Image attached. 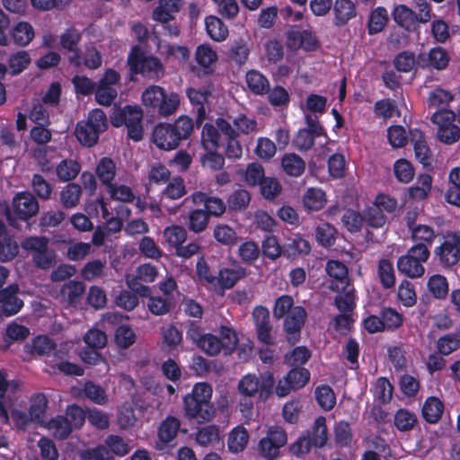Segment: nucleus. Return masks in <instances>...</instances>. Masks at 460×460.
<instances>
[{
  "mask_svg": "<svg viewBox=\"0 0 460 460\" xmlns=\"http://www.w3.org/2000/svg\"><path fill=\"white\" fill-rule=\"evenodd\" d=\"M281 166L288 175L298 177L305 172V163L298 155L288 153L282 156Z\"/></svg>",
  "mask_w": 460,
  "mask_h": 460,
  "instance_id": "37",
  "label": "nucleus"
},
{
  "mask_svg": "<svg viewBox=\"0 0 460 460\" xmlns=\"http://www.w3.org/2000/svg\"><path fill=\"white\" fill-rule=\"evenodd\" d=\"M245 82L249 90L255 95H264L269 92L270 81L260 71L252 69L245 75Z\"/></svg>",
  "mask_w": 460,
  "mask_h": 460,
  "instance_id": "33",
  "label": "nucleus"
},
{
  "mask_svg": "<svg viewBox=\"0 0 460 460\" xmlns=\"http://www.w3.org/2000/svg\"><path fill=\"white\" fill-rule=\"evenodd\" d=\"M49 245L47 236H27L21 242V247L32 257V254H39L46 246Z\"/></svg>",
  "mask_w": 460,
  "mask_h": 460,
  "instance_id": "58",
  "label": "nucleus"
},
{
  "mask_svg": "<svg viewBox=\"0 0 460 460\" xmlns=\"http://www.w3.org/2000/svg\"><path fill=\"white\" fill-rule=\"evenodd\" d=\"M186 94L190 103L197 107L196 123L199 127L206 119L205 103L208 102L210 92L190 87L186 90Z\"/></svg>",
  "mask_w": 460,
  "mask_h": 460,
  "instance_id": "31",
  "label": "nucleus"
},
{
  "mask_svg": "<svg viewBox=\"0 0 460 460\" xmlns=\"http://www.w3.org/2000/svg\"><path fill=\"white\" fill-rule=\"evenodd\" d=\"M411 140L413 143L416 158L424 167L429 166L432 152L427 145L423 133L419 129L411 130Z\"/></svg>",
  "mask_w": 460,
  "mask_h": 460,
  "instance_id": "29",
  "label": "nucleus"
},
{
  "mask_svg": "<svg viewBox=\"0 0 460 460\" xmlns=\"http://www.w3.org/2000/svg\"><path fill=\"white\" fill-rule=\"evenodd\" d=\"M145 408L134 402H125L117 411V424L122 430L138 429L143 423Z\"/></svg>",
  "mask_w": 460,
  "mask_h": 460,
  "instance_id": "13",
  "label": "nucleus"
},
{
  "mask_svg": "<svg viewBox=\"0 0 460 460\" xmlns=\"http://www.w3.org/2000/svg\"><path fill=\"white\" fill-rule=\"evenodd\" d=\"M220 336L221 338H218L211 333H206L197 347L208 356H217L222 349L225 350V354L232 353L238 343L234 331L227 326H222Z\"/></svg>",
  "mask_w": 460,
  "mask_h": 460,
  "instance_id": "9",
  "label": "nucleus"
},
{
  "mask_svg": "<svg viewBox=\"0 0 460 460\" xmlns=\"http://www.w3.org/2000/svg\"><path fill=\"white\" fill-rule=\"evenodd\" d=\"M192 201L195 204H203L204 210L208 217H219L226 209L224 200L218 197L209 196L205 192L197 191L191 195Z\"/></svg>",
  "mask_w": 460,
  "mask_h": 460,
  "instance_id": "25",
  "label": "nucleus"
},
{
  "mask_svg": "<svg viewBox=\"0 0 460 460\" xmlns=\"http://www.w3.org/2000/svg\"><path fill=\"white\" fill-rule=\"evenodd\" d=\"M39 202L33 194L29 191L19 192L14 195L12 201V209L6 210L8 224L19 228V221H28L39 212Z\"/></svg>",
  "mask_w": 460,
  "mask_h": 460,
  "instance_id": "8",
  "label": "nucleus"
},
{
  "mask_svg": "<svg viewBox=\"0 0 460 460\" xmlns=\"http://www.w3.org/2000/svg\"><path fill=\"white\" fill-rule=\"evenodd\" d=\"M336 24L341 26L356 15L355 5L350 0H337L334 4Z\"/></svg>",
  "mask_w": 460,
  "mask_h": 460,
  "instance_id": "47",
  "label": "nucleus"
},
{
  "mask_svg": "<svg viewBox=\"0 0 460 460\" xmlns=\"http://www.w3.org/2000/svg\"><path fill=\"white\" fill-rule=\"evenodd\" d=\"M48 404L49 400L44 394H36L32 395L31 398L28 414L31 422L36 423L40 428L51 431L53 430V427H51L50 425V419L47 420L45 416L48 409Z\"/></svg>",
  "mask_w": 460,
  "mask_h": 460,
  "instance_id": "19",
  "label": "nucleus"
},
{
  "mask_svg": "<svg viewBox=\"0 0 460 460\" xmlns=\"http://www.w3.org/2000/svg\"><path fill=\"white\" fill-rule=\"evenodd\" d=\"M311 356L310 350L305 346H299L293 349L285 355V363L291 367H302L307 362Z\"/></svg>",
  "mask_w": 460,
  "mask_h": 460,
  "instance_id": "55",
  "label": "nucleus"
},
{
  "mask_svg": "<svg viewBox=\"0 0 460 460\" xmlns=\"http://www.w3.org/2000/svg\"><path fill=\"white\" fill-rule=\"evenodd\" d=\"M444 411L443 402L437 397H429L422 407V416L429 423L439 420Z\"/></svg>",
  "mask_w": 460,
  "mask_h": 460,
  "instance_id": "41",
  "label": "nucleus"
},
{
  "mask_svg": "<svg viewBox=\"0 0 460 460\" xmlns=\"http://www.w3.org/2000/svg\"><path fill=\"white\" fill-rule=\"evenodd\" d=\"M33 192L42 200H49L53 192V187L41 174L34 173L31 179Z\"/></svg>",
  "mask_w": 460,
  "mask_h": 460,
  "instance_id": "56",
  "label": "nucleus"
},
{
  "mask_svg": "<svg viewBox=\"0 0 460 460\" xmlns=\"http://www.w3.org/2000/svg\"><path fill=\"white\" fill-rule=\"evenodd\" d=\"M84 292V284L82 281L75 279L68 280L60 289L61 295L66 298L69 305H75L80 302Z\"/></svg>",
  "mask_w": 460,
  "mask_h": 460,
  "instance_id": "38",
  "label": "nucleus"
},
{
  "mask_svg": "<svg viewBox=\"0 0 460 460\" xmlns=\"http://www.w3.org/2000/svg\"><path fill=\"white\" fill-rule=\"evenodd\" d=\"M77 95L89 96L94 93L96 83L85 75H75L71 80Z\"/></svg>",
  "mask_w": 460,
  "mask_h": 460,
  "instance_id": "64",
  "label": "nucleus"
},
{
  "mask_svg": "<svg viewBox=\"0 0 460 460\" xmlns=\"http://www.w3.org/2000/svg\"><path fill=\"white\" fill-rule=\"evenodd\" d=\"M286 45L291 50L303 49L306 51L314 50L316 37L307 30H288L286 33Z\"/></svg>",
  "mask_w": 460,
  "mask_h": 460,
  "instance_id": "21",
  "label": "nucleus"
},
{
  "mask_svg": "<svg viewBox=\"0 0 460 460\" xmlns=\"http://www.w3.org/2000/svg\"><path fill=\"white\" fill-rule=\"evenodd\" d=\"M212 386L208 383H197L191 392L183 397L185 416L198 423L209 421L215 414V408L210 402Z\"/></svg>",
  "mask_w": 460,
  "mask_h": 460,
  "instance_id": "2",
  "label": "nucleus"
},
{
  "mask_svg": "<svg viewBox=\"0 0 460 460\" xmlns=\"http://www.w3.org/2000/svg\"><path fill=\"white\" fill-rule=\"evenodd\" d=\"M310 251L309 243L300 236L289 239L288 243L284 244V257L287 258H294L299 254H308Z\"/></svg>",
  "mask_w": 460,
  "mask_h": 460,
  "instance_id": "49",
  "label": "nucleus"
},
{
  "mask_svg": "<svg viewBox=\"0 0 460 460\" xmlns=\"http://www.w3.org/2000/svg\"><path fill=\"white\" fill-rule=\"evenodd\" d=\"M193 128L192 119L189 116L181 115L173 123L157 124L153 129L152 140L161 150H174L182 140H186L190 137Z\"/></svg>",
  "mask_w": 460,
  "mask_h": 460,
  "instance_id": "1",
  "label": "nucleus"
},
{
  "mask_svg": "<svg viewBox=\"0 0 460 460\" xmlns=\"http://www.w3.org/2000/svg\"><path fill=\"white\" fill-rule=\"evenodd\" d=\"M95 172L102 183L109 187L116 176V164L111 158L102 157L96 165Z\"/></svg>",
  "mask_w": 460,
  "mask_h": 460,
  "instance_id": "39",
  "label": "nucleus"
},
{
  "mask_svg": "<svg viewBox=\"0 0 460 460\" xmlns=\"http://www.w3.org/2000/svg\"><path fill=\"white\" fill-rule=\"evenodd\" d=\"M326 272L332 278L327 287L330 290L344 288L345 285L350 284L348 269L339 261H330L326 265Z\"/></svg>",
  "mask_w": 460,
  "mask_h": 460,
  "instance_id": "27",
  "label": "nucleus"
},
{
  "mask_svg": "<svg viewBox=\"0 0 460 460\" xmlns=\"http://www.w3.org/2000/svg\"><path fill=\"white\" fill-rule=\"evenodd\" d=\"M449 60L450 57L447 51L441 47L433 48L428 53H420L417 58V62L420 66H430L437 70L445 69L448 66Z\"/></svg>",
  "mask_w": 460,
  "mask_h": 460,
  "instance_id": "24",
  "label": "nucleus"
},
{
  "mask_svg": "<svg viewBox=\"0 0 460 460\" xmlns=\"http://www.w3.org/2000/svg\"><path fill=\"white\" fill-rule=\"evenodd\" d=\"M218 59L217 51L209 44H200L195 51V60L200 66L198 71L195 68L192 71L198 77H204L214 73L213 65Z\"/></svg>",
  "mask_w": 460,
  "mask_h": 460,
  "instance_id": "17",
  "label": "nucleus"
},
{
  "mask_svg": "<svg viewBox=\"0 0 460 460\" xmlns=\"http://www.w3.org/2000/svg\"><path fill=\"white\" fill-rule=\"evenodd\" d=\"M305 119L307 127L300 128L293 138V146L300 151L312 148L316 137V119L306 113Z\"/></svg>",
  "mask_w": 460,
  "mask_h": 460,
  "instance_id": "23",
  "label": "nucleus"
},
{
  "mask_svg": "<svg viewBox=\"0 0 460 460\" xmlns=\"http://www.w3.org/2000/svg\"><path fill=\"white\" fill-rule=\"evenodd\" d=\"M33 38V27L27 22H18L12 30V39L18 46H27Z\"/></svg>",
  "mask_w": 460,
  "mask_h": 460,
  "instance_id": "43",
  "label": "nucleus"
},
{
  "mask_svg": "<svg viewBox=\"0 0 460 460\" xmlns=\"http://www.w3.org/2000/svg\"><path fill=\"white\" fill-rule=\"evenodd\" d=\"M82 40V33L75 27L67 28L60 35V46L62 49L69 51L75 50Z\"/></svg>",
  "mask_w": 460,
  "mask_h": 460,
  "instance_id": "62",
  "label": "nucleus"
},
{
  "mask_svg": "<svg viewBox=\"0 0 460 460\" xmlns=\"http://www.w3.org/2000/svg\"><path fill=\"white\" fill-rule=\"evenodd\" d=\"M287 433H267L258 444V452L267 460L275 459L279 454V448L287 443Z\"/></svg>",
  "mask_w": 460,
  "mask_h": 460,
  "instance_id": "22",
  "label": "nucleus"
},
{
  "mask_svg": "<svg viewBox=\"0 0 460 460\" xmlns=\"http://www.w3.org/2000/svg\"><path fill=\"white\" fill-rule=\"evenodd\" d=\"M183 4L182 0H158L157 6L153 10L152 18L160 23L174 20Z\"/></svg>",
  "mask_w": 460,
  "mask_h": 460,
  "instance_id": "26",
  "label": "nucleus"
},
{
  "mask_svg": "<svg viewBox=\"0 0 460 460\" xmlns=\"http://www.w3.org/2000/svg\"><path fill=\"white\" fill-rule=\"evenodd\" d=\"M262 254L270 261H276L281 255L284 256V245L281 246L275 235H268L261 244Z\"/></svg>",
  "mask_w": 460,
  "mask_h": 460,
  "instance_id": "51",
  "label": "nucleus"
},
{
  "mask_svg": "<svg viewBox=\"0 0 460 460\" xmlns=\"http://www.w3.org/2000/svg\"><path fill=\"white\" fill-rule=\"evenodd\" d=\"M252 318L258 340L265 345H273L275 339L271 334L272 326L269 310L265 306L257 305L252 311Z\"/></svg>",
  "mask_w": 460,
  "mask_h": 460,
  "instance_id": "16",
  "label": "nucleus"
},
{
  "mask_svg": "<svg viewBox=\"0 0 460 460\" xmlns=\"http://www.w3.org/2000/svg\"><path fill=\"white\" fill-rule=\"evenodd\" d=\"M94 94L97 103L102 106H110L117 98L118 91L113 86L98 82L95 86Z\"/></svg>",
  "mask_w": 460,
  "mask_h": 460,
  "instance_id": "57",
  "label": "nucleus"
},
{
  "mask_svg": "<svg viewBox=\"0 0 460 460\" xmlns=\"http://www.w3.org/2000/svg\"><path fill=\"white\" fill-rule=\"evenodd\" d=\"M108 128L105 112L101 109H94L89 112L86 120L77 122L75 135L77 140L84 146L92 147L99 140L100 134Z\"/></svg>",
  "mask_w": 460,
  "mask_h": 460,
  "instance_id": "5",
  "label": "nucleus"
},
{
  "mask_svg": "<svg viewBox=\"0 0 460 460\" xmlns=\"http://www.w3.org/2000/svg\"><path fill=\"white\" fill-rule=\"evenodd\" d=\"M201 145L205 150L217 149L222 145L221 135L214 125L204 124L201 131Z\"/></svg>",
  "mask_w": 460,
  "mask_h": 460,
  "instance_id": "44",
  "label": "nucleus"
},
{
  "mask_svg": "<svg viewBox=\"0 0 460 460\" xmlns=\"http://www.w3.org/2000/svg\"><path fill=\"white\" fill-rule=\"evenodd\" d=\"M306 318V311L302 306H294V308L287 314L284 320V331L286 332L287 341L294 345L299 341L301 337V330L305 324Z\"/></svg>",
  "mask_w": 460,
  "mask_h": 460,
  "instance_id": "15",
  "label": "nucleus"
},
{
  "mask_svg": "<svg viewBox=\"0 0 460 460\" xmlns=\"http://www.w3.org/2000/svg\"><path fill=\"white\" fill-rule=\"evenodd\" d=\"M141 99L144 106L156 110L159 116L164 118L175 113L180 105L178 93H166L164 88L156 84L146 87L142 93Z\"/></svg>",
  "mask_w": 460,
  "mask_h": 460,
  "instance_id": "3",
  "label": "nucleus"
},
{
  "mask_svg": "<svg viewBox=\"0 0 460 460\" xmlns=\"http://www.w3.org/2000/svg\"><path fill=\"white\" fill-rule=\"evenodd\" d=\"M82 195V188L79 184L69 182L60 191V201L64 208H75Z\"/></svg>",
  "mask_w": 460,
  "mask_h": 460,
  "instance_id": "40",
  "label": "nucleus"
},
{
  "mask_svg": "<svg viewBox=\"0 0 460 460\" xmlns=\"http://www.w3.org/2000/svg\"><path fill=\"white\" fill-rule=\"evenodd\" d=\"M398 270L403 275L411 278H420L424 274L423 264L417 261L416 258L411 257L408 254L401 256L397 261Z\"/></svg>",
  "mask_w": 460,
  "mask_h": 460,
  "instance_id": "34",
  "label": "nucleus"
},
{
  "mask_svg": "<svg viewBox=\"0 0 460 460\" xmlns=\"http://www.w3.org/2000/svg\"><path fill=\"white\" fill-rule=\"evenodd\" d=\"M31 261L37 269L49 270L57 263V253L48 245L39 254H32Z\"/></svg>",
  "mask_w": 460,
  "mask_h": 460,
  "instance_id": "50",
  "label": "nucleus"
},
{
  "mask_svg": "<svg viewBox=\"0 0 460 460\" xmlns=\"http://www.w3.org/2000/svg\"><path fill=\"white\" fill-rule=\"evenodd\" d=\"M436 253L443 265L447 267L456 265L460 260V231L448 235Z\"/></svg>",
  "mask_w": 460,
  "mask_h": 460,
  "instance_id": "18",
  "label": "nucleus"
},
{
  "mask_svg": "<svg viewBox=\"0 0 460 460\" xmlns=\"http://www.w3.org/2000/svg\"><path fill=\"white\" fill-rule=\"evenodd\" d=\"M164 237L168 244L176 250L177 247L186 241L187 232L184 227L174 225L164 229Z\"/></svg>",
  "mask_w": 460,
  "mask_h": 460,
  "instance_id": "60",
  "label": "nucleus"
},
{
  "mask_svg": "<svg viewBox=\"0 0 460 460\" xmlns=\"http://www.w3.org/2000/svg\"><path fill=\"white\" fill-rule=\"evenodd\" d=\"M210 217L204 209L195 208L189 212L188 227L190 231L199 234L206 230Z\"/></svg>",
  "mask_w": 460,
  "mask_h": 460,
  "instance_id": "46",
  "label": "nucleus"
},
{
  "mask_svg": "<svg viewBox=\"0 0 460 460\" xmlns=\"http://www.w3.org/2000/svg\"><path fill=\"white\" fill-rule=\"evenodd\" d=\"M30 352L32 355L39 356H50L53 354L57 358H59V354H62L60 350H57L55 341L46 335H39L31 341Z\"/></svg>",
  "mask_w": 460,
  "mask_h": 460,
  "instance_id": "32",
  "label": "nucleus"
},
{
  "mask_svg": "<svg viewBox=\"0 0 460 460\" xmlns=\"http://www.w3.org/2000/svg\"><path fill=\"white\" fill-rule=\"evenodd\" d=\"M9 382L7 380V373L4 369L0 370V419L4 424L10 423V418L12 419L14 426L19 430H24L27 425L31 422L29 414L19 409H13L11 411V416L3 402V398L8 389Z\"/></svg>",
  "mask_w": 460,
  "mask_h": 460,
  "instance_id": "12",
  "label": "nucleus"
},
{
  "mask_svg": "<svg viewBox=\"0 0 460 460\" xmlns=\"http://www.w3.org/2000/svg\"><path fill=\"white\" fill-rule=\"evenodd\" d=\"M30 335V330L28 327L19 324L15 322L10 323L5 329L4 340L5 345L4 349H7L10 345L14 341H24Z\"/></svg>",
  "mask_w": 460,
  "mask_h": 460,
  "instance_id": "42",
  "label": "nucleus"
},
{
  "mask_svg": "<svg viewBox=\"0 0 460 460\" xmlns=\"http://www.w3.org/2000/svg\"><path fill=\"white\" fill-rule=\"evenodd\" d=\"M246 276L247 270L234 260L231 267H221L218 270L216 283L223 289H231Z\"/></svg>",
  "mask_w": 460,
  "mask_h": 460,
  "instance_id": "20",
  "label": "nucleus"
},
{
  "mask_svg": "<svg viewBox=\"0 0 460 460\" xmlns=\"http://www.w3.org/2000/svg\"><path fill=\"white\" fill-rule=\"evenodd\" d=\"M310 379V372L305 367H292L288 373L279 379L275 392L278 396L285 397L291 391L304 387Z\"/></svg>",
  "mask_w": 460,
  "mask_h": 460,
  "instance_id": "14",
  "label": "nucleus"
},
{
  "mask_svg": "<svg viewBox=\"0 0 460 460\" xmlns=\"http://www.w3.org/2000/svg\"><path fill=\"white\" fill-rule=\"evenodd\" d=\"M268 102L272 107L287 108L290 102V96L288 92L280 85H277L272 89H269Z\"/></svg>",
  "mask_w": 460,
  "mask_h": 460,
  "instance_id": "59",
  "label": "nucleus"
},
{
  "mask_svg": "<svg viewBox=\"0 0 460 460\" xmlns=\"http://www.w3.org/2000/svg\"><path fill=\"white\" fill-rule=\"evenodd\" d=\"M393 16L395 22L407 31H411L418 22L416 13L406 5L395 7Z\"/></svg>",
  "mask_w": 460,
  "mask_h": 460,
  "instance_id": "45",
  "label": "nucleus"
},
{
  "mask_svg": "<svg viewBox=\"0 0 460 460\" xmlns=\"http://www.w3.org/2000/svg\"><path fill=\"white\" fill-rule=\"evenodd\" d=\"M128 66L131 75H141L149 79H159L164 75L162 61L153 55H146L138 45L131 48L128 56Z\"/></svg>",
  "mask_w": 460,
  "mask_h": 460,
  "instance_id": "4",
  "label": "nucleus"
},
{
  "mask_svg": "<svg viewBox=\"0 0 460 460\" xmlns=\"http://www.w3.org/2000/svg\"><path fill=\"white\" fill-rule=\"evenodd\" d=\"M251 53V46L247 40L238 38L231 41L226 52L229 60L241 66L246 63Z\"/></svg>",
  "mask_w": 460,
  "mask_h": 460,
  "instance_id": "28",
  "label": "nucleus"
},
{
  "mask_svg": "<svg viewBox=\"0 0 460 460\" xmlns=\"http://www.w3.org/2000/svg\"><path fill=\"white\" fill-rule=\"evenodd\" d=\"M250 200V193L243 189H238L229 195L227 204L232 210H243L248 207Z\"/></svg>",
  "mask_w": 460,
  "mask_h": 460,
  "instance_id": "63",
  "label": "nucleus"
},
{
  "mask_svg": "<svg viewBox=\"0 0 460 460\" xmlns=\"http://www.w3.org/2000/svg\"><path fill=\"white\" fill-rule=\"evenodd\" d=\"M86 412L75 403L68 405L64 415H57L50 419V425L54 431L79 429L84 424Z\"/></svg>",
  "mask_w": 460,
  "mask_h": 460,
  "instance_id": "11",
  "label": "nucleus"
},
{
  "mask_svg": "<svg viewBox=\"0 0 460 460\" xmlns=\"http://www.w3.org/2000/svg\"><path fill=\"white\" fill-rule=\"evenodd\" d=\"M114 341L120 349H128L136 341V334L128 325H119L114 334Z\"/></svg>",
  "mask_w": 460,
  "mask_h": 460,
  "instance_id": "61",
  "label": "nucleus"
},
{
  "mask_svg": "<svg viewBox=\"0 0 460 460\" xmlns=\"http://www.w3.org/2000/svg\"><path fill=\"white\" fill-rule=\"evenodd\" d=\"M260 248L253 241H245L238 247L237 255L241 261L247 265L253 264L260 257Z\"/></svg>",
  "mask_w": 460,
  "mask_h": 460,
  "instance_id": "48",
  "label": "nucleus"
},
{
  "mask_svg": "<svg viewBox=\"0 0 460 460\" xmlns=\"http://www.w3.org/2000/svg\"><path fill=\"white\" fill-rule=\"evenodd\" d=\"M143 111L138 106L127 105L124 108L115 106L110 115L113 127L126 126L128 138L140 141L143 138Z\"/></svg>",
  "mask_w": 460,
  "mask_h": 460,
  "instance_id": "6",
  "label": "nucleus"
},
{
  "mask_svg": "<svg viewBox=\"0 0 460 460\" xmlns=\"http://www.w3.org/2000/svg\"><path fill=\"white\" fill-rule=\"evenodd\" d=\"M455 119V112L447 109H440L431 116V121L438 126L437 137L446 145H452L460 138V128L454 124Z\"/></svg>",
  "mask_w": 460,
  "mask_h": 460,
  "instance_id": "10",
  "label": "nucleus"
},
{
  "mask_svg": "<svg viewBox=\"0 0 460 460\" xmlns=\"http://www.w3.org/2000/svg\"><path fill=\"white\" fill-rule=\"evenodd\" d=\"M91 244L84 242H68L65 256L67 260L78 261L84 260L91 252Z\"/></svg>",
  "mask_w": 460,
  "mask_h": 460,
  "instance_id": "54",
  "label": "nucleus"
},
{
  "mask_svg": "<svg viewBox=\"0 0 460 460\" xmlns=\"http://www.w3.org/2000/svg\"><path fill=\"white\" fill-rule=\"evenodd\" d=\"M81 171V164L73 159H63L56 166V174L62 182L75 180Z\"/></svg>",
  "mask_w": 460,
  "mask_h": 460,
  "instance_id": "35",
  "label": "nucleus"
},
{
  "mask_svg": "<svg viewBox=\"0 0 460 460\" xmlns=\"http://www.w3.org/2000/svg\"><path fill=\"white\" fill-rule=\"evenodd\" d=\"M275 385L273 374L266 371L261 374L260 378L254 374L243 376L238 383V392L242 396L255 398L263 402L272 393Z\"/></svg>",
  "mask_w": 460,
  "mask_h": 460,
  "instance_id": "7",
  "label": "nucleus"
},
{
  "mask_svg": "<svg viewBox=\"0 0 460 460\" xmlns=\"http://www.w3.org/2000/svg\"><path fill=\"white\" fill-rule=\"evenodd\" d=\"M19 252V245L13 236L7 234L0 239V261H13Z\"/></svg>",
  "mask_w": 460,
  "mask_h": 460,
  "instance_id": "53",
  "label": "nucleus"
},
{
  "mask_svg": "<svg viewBox=\"0 0 460 460\" xmlns=\"http://www.w3.org/2000/svg\"><path fill=\"white\" fill-rule=\"evenodd\" d=\"M337 293L334 298V304L341 313L351 314L356 306L355 288L351 284L345 285L344 288L331 289Z\"/></svg>",
  "mask_w": 460,
  "mask_h": 460,
  "instance_id": "30",
  "label": "nucleus"
},
{
  "mask_svg": "<svg viewBox=\"0 0 460 460\" xmlns=\"http://www.w3.org/2000/svg\"><path fill=\"white\" fill-rule=\"evenodd\" d=\"M206 31L214 41H223L228 36V28L222 20L214 15L205 19Z\"/></svg>",
  "mask_w": 460,
  "mask_h": 460,
  "instance_id": "36",
  "label": "nucleus"
},
{
  "mask_svg": "<svg viewBox=\"0 0 460 460\" xmlns=\"http://www.w3.org/2000/svg\"><path fill=\"white\" fill-rule=\"evenodd\" d=\"M213 235L217 242L226 246H234L238 241L235 230L227 225L216 226Z\"/></svg>",
  "mask_w": 460,
  "mask_h": 460,
  "instance_id": "52",
  "label": "nucleus"
}]
</instances>
